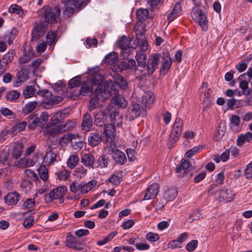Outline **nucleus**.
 Listing matches in <instances>:
<instances>
[{
    "label": "nucleus",
    "mask_w": 252,
    "mask_h": 252,
    "mask_svg": "<svg viewBox=\"0 0 252 252\" xmlns=\"http://www.w3.org/2000/svg\"><path fill=\"white\" fill-rule=\"evenodd\" d=\"M199 7L194 6L192 8L191 16L193 20L199 25L202 30L206 31L208 28L207 17Z\"/></svg>",
    "instance_id": "1"
},
{
    "label": "nucleus",
    "mask_w": 252,
    "mask_h": 252,
    "mask_svg": "<svg viewBox=\"0 0 252 252\" xmlns=\"http://www.w3.org/2000/svg\"><path fill=\"white\" fill-rule=\"evenodd\" d=\"M43 16L47 24L57 23L59 19L61 10L58 6L51 8L48 6L43 7Z\"/></svg>",
    "instance_id": "2"
},
{
    "label": "nucleus",
    "mask_w": 252,
    "mask_h": 252,
    "mask_svg": "<svg viewBox=\"0 0 252 252\" xmlns=\"http://www.w3.org/2000/svg\"><path fill=\"white\" fill-rule=\"evenodd\" d=\"M95 96L92 98L90 100L89 106V111L95 109L98 105L99 100L104 101L108 98V94L104 89H99V87L94 91Z\"/></svg>",
    "instance_id": "3"
},
{
    "label": "nucleus",
    "mask_w": 252,
    "mask_h": 252,
    "mask_svg": "<svg viewBox=\"0 0 252 252\" xmlns=\"http://www.w3.org/2000/svg\"><path fill=\"white\" fill-rule=\"evenodd\" d=\"M64 3V13L69 16L74 12L73 7L79 8L84 5V0H62Z\"/></svg>",
    "instance_id": "4"
},
{
    "label": "nucleus",
    "mask_w": 252,
    "mask_h": 252,
    "mask_svg": "<svg viewBox=\"0 0 252 252\" xmlns=\"http://www.w3.org/2000/svg\"><path fill=\"white\" fill-rule=\"evenodd\" d=\"M75 126V123L69 121L64 124L60 126H53L51 127H48V132L51 135H53L56 134L60 133L64 131L69 130Z\"/></svg>",
    "instance_id": "5"
},
{
    "label": "nucleus",
    "mask_w": 252,
    "mask_h": 252,
    "mask_svg": "<svg viewBox=\"0 0 252 252\" xmlns=\"http://www.w3.org/2000/svg\"><path fill=\"white\" fill-rule=\"evenodd\" d=\"M127 69H134L136 70V62L134 60L131 59L126 61H123L119 63L117 65L114 66L113 70L115 71L122 72Z\"/></svg>",
    "instance_id": "6"
},
{
    "label": "nucleus",
    "mask_w": 252,
    "mask_h": 252,
    "mask_svg": "<svg viewBox=\"0 0 252 252\" xmlns=\"http://www.w3.org/2000/svg\"><path fill=\"white\" fill-rule=\"evenodd\" d=\"M160 57L159 54H153L149 57L147 65L148 73L149 75L154 73L159 64Z\"/></svg>",
    "instance_id": "7"
},
{
    "label": "nucleus",
    "mask_w": 252,
    "mask_h": 252,
    "mask_svg": "<svg viewBox=\"0 0 252 252\" xmlns=\"http://www.w3.org/2000/svg\"><path fill=\"white\" fill-rule=\"evenodd\" d=\"M48 24L45 22H40L35 24L32 32V38L36 40L40 36L44 35L47 31Z\"/></svg>",
    "instance_id": "8"
},
{
    "label": "nucleus",
    "mask_w": 252,
    "mask_h": 252,
    "mask_svg": "<svg viewBox=\"0 0 252 252\" xmlns=\"http://www.w3.org/2000/svg\"><path fill=\"white\" fill-rule=\"evenodd\" d=\"M207 83H204L202 84L201 88L200 90V93L202 97H203V103L205 107H207L211 105V99H210V90L207 88Z\"/></svg>",
    "instance_id": "9"
},
{
    "label": "nucleus",
    "mask_w": 252,
    "mask_h": 252,
    "mask_svg": "<svg viewBox=\"0 0 252 252\" xmlns=\"http://www.w3.org/2000/svg\"><path fill=\"white\" fill-rule=\"evenodd\" d=\"M66 246L70 248L80 251L83 249L82 243L76 237L67 236L65 240Z\"/></svg>",
    "instance_id": "10"
},
{
    "label": "nucleus",
    "mask_w": 252,
    "mask_h": 252,
    "mask_svg": "<svg viewBox=\"0 0 252 252\" xmlns=\"http://www.w3.org/2000/svg\"><path fill=\"white\" fill-rule=\"evenodd\" d=\"M109 119L110 116H108L106 112H99L95 116L94 122L97 126H105L106 125H108L107 123L109 122Z\"/></svg>",
    "instance_id": "11"
},
{
    "label": "nucleus",
    "mask_w": 252,
    "mask_h": 252,
    "mask_svg": "<svg viewBox=\"0 0 252 252\" xmlns=\"http://www.w3.org/2000/svg\"><path fill=\"white\" fill-rule=\"evenodd\" d=\"M141 111L138 104H132L129 108V111L126 115V119L132 121L141 115Z\"/></svg>",
    "instance_id": "12"
},
{
    "label": "nucleus",
    "mask_w": 252,
    "mask_h": 252,
    "mask_svg": "<svg viewBox=\"0 0 252 252\" xmlns=\"http://www.w3.org/2000/svg\"><path fill=\"white\" fill-rule=\"evenodd\" d=\"M246 74H241L238 78L239 82V87L242 90V94L245 95H249L251 93V91L249 89V83L246 80Z\"/></svg>",
    "instance_id": "13"
},
{
    "label": "nucleus",
    "mask_w": 252,
    "mask_h": 252,
    "mask_svg": "<svg viewBox=\"0 0 252 252\" xmlns=\"http://www.w3.org/2000/svg\"><path fill=\"white\" fill-rule=\"evenodd\" d=\"M93 125V121L91 115L89 113L86 112L82 118V129L86 132H88L91 130Z\"/></svg>",
    "instance_id": "14"
},
{
    "label": "nucleus",
    "mask_w": 252,
    "mask_h": 252,
    "mask_svg": "<svg viewBox=\"0 0 252 252\" xmlns=\"http://www.w3.org/2000/svg\"><path fill=\"white\" fill-rule=\"evenodd\" d=\"M57 153L55 149L48 148L43 158L44 162L49 165L53 164L56 160Z\"/></svg>",
    "instance_id": "15"
},
{
    "label": "nucleus",
    "mask_w": 252,
    "mask_h": 252,
    "mask_svg": "<svg viewBox=\"0 0 252 252\" xmlns=\"http://www.w3.org/2000/svg\"><path fill=\"white\" fill-rule=\"evenodd\" d=\"M159 187L157 184H153L147 189L143 200H150L155 197L158 192Z\"/></svg>",
    "instance_id": "16"
},
{
    "label": "nucleus",
    "mask_w": 252,
    "mask_h": 252,
    "mask_svg": "<svg viewBox=\"0 0 252 252\" xmlns=\"http://www.w3.org/2000/svg\"><path fill=\"white\" fill-rule=\"evenodd\" d=\"M95 88L92 82L88 81V80L83 84L81 89L79 90V94H81L84 96H88L91 95L94 90H95Z\"/></svg>",
    "instance_id": "17"
},
{
    "label": "nucleus",
    "mask_w": 252,
    "mask_h": 252,
    "mask_svg": "<svg viewBox=\"0 0 252 252\" xmlns=\"http://www.w3.org/2000/svg\"><path fill=\"white\" fill-rule=\"evenodd\" d=\"M240 123V117L237 115H233L231 117L229 125V127L232 131L238 133L241 130L242 126H241Z\"/></svg>",
    "instance_id": "18"
},
{
    "label": "nucleus",
    "mask_w": 252,
    "mask_h": 252,
    "mask_svg": "<svg viewBox=\"0 0 252 252\" xmlns=\"http://www.w3.org/2000/svg\"><path fill=\"white\" fill-rule=\"evenodd\" d=\"M66 190V188L64 187L57 188L50 192L49 197L52 200L61 199L65 194Z\"/></svg>",
    "instance_id": "19"
},
{
    "label": "nucleus",
    "mask_w": 252,
    "mask_h": 252,
    "mask_svg": "<svg viewBox=\"0 0 252 252\" xmlns=\"http://www.w3.org/2000/svg\"><path fill=\"white\" fill-rule=\"evenodd\" d=\"M23 148V144L19 141L14 143L12 146L11 154L15 159H18L21 157Z\"/></svg>",
    "instance_id": "20"
},
{
    "label": "nucleus",
    "mask_w": 252,
    "mask_h": 252,
    "mask_svg": "<svg viewBox=\"0 0 252 252\" xmlns=\"http://www.w3.org/2000/svg\"><path fill=\"white\" fill-rule=\"evenodd\" d=\"M155 96L153 95V94L151 92H146L142 94L141 102L143 106L146 108L149 107L153 104Z\"/></svg>",
    "instance_id": "21"
},
{
    "label": "nucleus",
    "mask_w": 252,
    "mask_h": 252,
    "mask_svg": "<svg viewBox=\"0 0 252 252\" xmlns=\"http://www.w3.org/2000/svg\"><path fill=\"white\" fill-rule=\"evenodd\" d=\"M191 167V165L189 160L182 159L176 171L177 173H181L182 174V176H184V175L190 170Z\"/></svg>",
    "instance_id": "22"
},
{
    "label": "nucleus",
    "mask_w": 252,
    "mask_h": 252,
    "mask_svg": "<svg viewBox=\"0 0 252 252\" xmlns=\"http://www.w3.org/2000/svg\"><path fill=\"white\" fill-rule=\"evenodd\" d=\"M113 158L116 163L120 164H124L126 162V158L125 154L119 150L112 151Z\"/></svg>",
    "instance_id": "23"
},
{
    "label": "nucleus",
    "mask_w": 252,
    "mask_h": 252,
    "mask_svg": "<svg viewBox=\"0 0 252 252\" xmlns=\"http://www.w3.org/2000/svg\"><path fill=\"white\" fill-rule=\"evenodd\" d=\"M182 10V5L181 3L179 2H177L175 5L172 11L167 15L169 21L171 22L179 16Z\"/></svg>",
    "instance_id": "24"
},
{
    "label": "nucleus",
    "mask_w": 252,
    "mask_h": 252,
    "mask_svg": "<svg viewBox=\"0 0 252 252\" xmlns=\"http://www.w3.org/2000/svg\"><path fill=\"white\" fill-rule=\"evenodd\" d=\"M88 80L92 82L93 86L96 88L95 90L98 87L99 90L102 89L101 84L103 82V77L99 73H95L94 74L92 75V76L88 79Z\"/></svg>",
    "instance_id": "25"
},
{
    "label": "nucleus",
    "mask_w": 252,
    "mask_h": 252,
    "mask_svg": "<svg viewBox=\"0 0 252 252\" xmlns=\"http://www.w3.org/2000/svg\"><path fill=\"white\" fill-rule=\"evenodd\" d=\"M20 200V195L16 192L9 193L4 197L5 202L8 205L16 204Z\"/></svg>",
    "instance_id": "26"
},
{
    "label": "nucleus",
    "mask_w": 252,
    "mask_h": 252,
    "mask_svg": "<svg viewBox=\"0 0 252 252\" xmlns=\"http://www.w3.org/2000/svg\"><path fill=\"white\" fill-rule=\"evenodd\" d=\"M97 183L95 180H92L87 183L81 182V193L83 194L87 193L92 190L96 185Z\"/></svg>",
    "instance_id": "27"
},
{
    "label": "nucleus",
    "mask_w": 252,
    "mask_h": 252,
    "mask_svg": "<svg viewBox=\"0 0 252 252\" xmlns=\"http://www.w3.org/2000/svg\"><path fill=\"white\" fill-rule=\"evenodd\" d=\"M115 126L110 124L106 125L104 127V132L106 137V140L107 142H113L114 138V132L115 131Z\"/></svg>",
    "instance_id": "28"
},
{
    "label": "nucleus",
    "mask_w": 252,
    "mask_h": 252,
    "mask_svg": "<svg viewBox=\"0 0 252 252\" xmlns=\"http://www.w3.org/2000/svg\"><path fill=\"white\" fill-rule=\"evenodd\" d=\"M101 140V135L97 132H92L88 137L89 144L92 147L98 145Z\"/></svg>",
    "instance_id": "29"
},
{
    "label": "nucleus",
    "mask_w": 252,
    "mask_h": 252,
    "mask_svg": "<svg viewBox=\"0 0 252 252\" xmlns=\"http://www.w3.org/2000/svg\"><path fill=\"white\" fill-rule=\"evenodd\" d=\"M41 93L43 95L46 94L47 95L51 96V98L49 100H46L43 102V107L46 109H50L52 107L54 104H57V102L55 100L54 96H52L51 93L47 90H44L41 92Z\"/></svg>",
    "instance_id": "30"
},
{
    "label": "nucleus",
    "mask_w": 252,
    "mask_h": 252,
    "mask_svg": "<svg viewBox=\"0 0 252 252\" xmlns=\"http://www.w3.org/2000/svg\"><path fill=\"white\" fill-rule=\"evenodd\" d=\"M109 121L110 125L114 126H120L122 124V116L118 112L113 111L110 115Z\"/></svg>",
    "instance_id": "31"
},
{
    "label": "nucleus",
    "mask_w": 252,
    "mask_h": 252,
    "mask_svg": "<svg viewBox=\"0 0 252 252\" xmlns=\"http://www.w3.org/2000/svg\"><path fill=\"white\" fill-rule=\"evenodd\" d=\"M114 83L122 90H126L127 88V83L120 74L114 73L113 75Z\"/></svg>",
    "instance_id": "32"
},
{
    "label": "nucleus",
    "mask_w": 252,
    "mask_h": 252,
    "mask_svg": "<svg viewBox=\"0 0 252 252\" xmlns=\"http://www.w3.org/2000/svg\"><path fill=\"white\" fill-rule=\"evenodd\" d=\"M220 200L221 199L225 200L227 202H230L234 199V194L230 189H222L220 190Z\"/></svg>",
    "instance_id": "33"
},
{
    "label": "nucleus",
    "mask_w": 252,
    "mask_h": 252,
    "mask_svg": "<svg viewBox=\"0 0 252 252\" xmlns=\"http://www.w3.org/2000/svg\"><path fill=\"white\" fill-rule=\"evenodd\" d=\"M81 162L86 166L93 167L94 163V158L90 153L85 154L81 158Z\"/></svg>",
    "instance_id": "34"
},
{
    "label": "nucleus",
    "mask_w": 252,
    "mask_h": 252,
    "mask_svg": "<svg viewBox=\"0 0 252 252\" xmlns=\"http://www.w3.org/2000/svg\"><path fill=\"white\" fill-rule=\"evenodd\" d=\"M135 58L140 66L142 67H145L146 66V55L145 52H143L142 51H138L136 54Z\"/></svg>",
    "instance_id": "35"
},
{
    "label": "nucleus",
    "mask_w": 252,
    "mask_h": 252,
    "mask_svg": "<svg viewBox=\"0 0 252 252\" xmlns=\"http://www.w3.org/2000/svg\"><path fill=\"white\" fill-rule=\"evenodd\" d=\"M35 161L31 159L30 158H23L20 159L16 162V164L17 166L20 167H27L32 166L34 165Z\"/></svg>",
    "instance_id": "36"
},
{
    "label": "nucleus",
    "mask_w": 252,
    "mask_h": 252,
    "mask_svg": "<svg viewBox=\"0 0 252 252\" xmlns=\"http://www.w3.org/2000/svg\"><path fill=\"white\" fill-rule=\"evenodd\" d=\"M79 158L77 155L72 154L68 158L66 161V164L68 167L73 169L78 163Z\"/></svg>",
    "instance_id": "37"
},
{
    "label": "nucleus",
    "mask_w": 252,
    "mask_h": 252,
    "mask_svg": "<svg viewBox=\"0 0 252 252\" xmlns=\"http://www.w3.org/2000/svg\"><path fill=\"white\" fill-rule=\"evenodd\" d=\"M118 60V55L115 52H111L106 56L104 62L107 64H114Z\"/></svg>",
    "instance_id": "38"
},
{
    "label": "nucleus",
    "mask_w": 252,
    "mask_h": 252,
    "mask_svg": "<svg viewBox=\"0 0 252 252\" xmlns=\"http://www.w3.org/2000/svg\"><path fill=\"white\" fill-rule=\"evenodd\" d=\"M177 195V190L175 188H171L164 192V198L167 201H170L175 198Z\"/></svg>",
    "instance_id": "39"
},
{
    "label": "nucleus",
    "mask_w": 252,
    "mask_h": 252,
    "mask_svg": "<svg viewBox=\"0 0 252 252\" xmlns=\"http://www.w3.org/2000/svg\"><path fill=\"white\" fill-rule=\"evenodd\" d=\"M9 152L5 147L0 151V162L3 165H6L9 164Z\"/></svg>",
    "instance_id": "40"
},
{
    "label": "nucleus",
    "mask_w": 252,
    "mask_h": 252,
    "mask_svg": "<svg viewBox=\"0 0 252 252\" xmlns=\"http://www.w3.org/2000/svg\"><path fill=\"white\" fill-rule=\"evenodd\" d=\"M149 15V10L147 9L140 8L136 12V16L138 20L140 21H144Z\"/></svg>",
    "instance_id": "41"
},
{
    "label": "nucleus",
    "mask_w": 252,
    "mask_h": 252,
    "mask_svg": "<svg viewBox=\"0 0 252 252\" xmlns=\"http://www.w3.org/2000/svg\"><path fill=\"white\" fill-rule=\"evenodd\" d=\"M119 47L123 50H126L130 46V40H128L126 36H122L118 41Z\"/></svg>",
    "instance_id": "42"
},
{
    "label": "nucleus",
    "mask_w": 252,
    "mask_h": 252,
    "mask_svg": "<svg viewBox=\"0 0 252 252\" xmlns=\"http://www.w3.org/2000/svg\"><path fill=\"white\" fill-rule=\"evenodd\" d=\"M28 118L29 119V128L34 129L37 126V125L40 123L39 118L36 114H32L31 116H30Z\"/></svg>",
    "instance_id": "43"
},
{
    "label": "nucleus",
    "mask_w": 252,
    "mask_h": 252,
    "mask_svg": "<svg viewBox=\"0 0 252 252\" xmlns=\"http://www.w3.org/2000/svg\"><path fill=\"white\" fill-rule=\"evenodd\" d=\"M27 126V123L25 122H22L14 125L10 129H9L10 133L20 132L23 131Z\"/></svg>",
    "instance_id": "44"
},
{
    "label": "nucleus",
    "mask_w": 252,
    "mask_h": 252,
    "mask_svg": "<svg viewBox=\"0 0 252 252\" xmlns=\"http://www.w3.org/2000/svg\"><path fill=\"white\" fill-rule=\"evenodd\" d=\"M18 33V31L16 29H12L11 32L8 34H6L3 37V39H7V42L9 45H11L13 43V41L15 38L17 36Z\"/></svg>",
    "instance_id": "45"
},
{
    "label": "nucleus",
    "mask_w": 252,
    "mask_h": 252,
    "mask_svg": "<svg viewBox=\"0 0 252 252\" xmlns=\"http://www.w3.org/2000/svg\"><path fill=\"white\" fill-rule=\"evenodd\" d=\"M37 102L35 101L27 103L23 108V112L25 114H28L32 112L37 106Z\"/></svg>",
    "instance_id": "46"
},
{
    "label": "nucleus",
    "mask_w": 252,
    "mask_h": 252,
    "mask_svg": "<svg viewBox=\"0 0 252 252\" xmlns=\"http://www.w3.org/2000/svg\"><path fill=\"white\" fill-rule=\"evenodd\" d=\"M20 94V93L19 92L17 91L12 90L6 92L5 97L7 100L12 101L17 99L19 98Z\"/></svg>",
    "instance_id": "47"
},
{
    "label": "nucleus",
    "mask_w": 252,
    "mask_h": 252,
    "mask_svg": "<svg viewBox=\"0 0 252 252\" xmlns=\"http://www.w3.org/2000/svg\"><path fill=\"white\" fill-rule=\"evenodd\" d=\"M46 41L48 45L54 44L57 41V33L55 32H49L46 36Z\"/></svg>",
    "instance_id": "48"
},
{
    "label": "nucleus",
    "mask_w": 252,
    "mask_h": 252,
    "mask_svg": "<svg viewBox=\"0 0 252 252\" xmlns=\"http://www.w3.org/2000/svg\"><path fill=\"white\" fill-rule=\"evenodd\" d=\"M109 162V159L105 155L100 156L97 161L98 167L100 168L107 167Z\"/></svg>",
    "instance_id": "49"
},
{
    "label": "nucleus",
    "mask_w": 252,
    "mask_h": 252,
    "mask_svg": "<svg viewBox=\"0 0 252 252\" xmlns=\"http://www.w3.org/2000/svg\"><path fill=\"white\" fill-rule=\"evenodd\" d=\"M38 172L39 177L44 181H46L48 179V170L45 166H40L38 169Z\"/></svg>",
    "instance_id": "50"
},
{
    "label": "nucleus",
    "mask_w": 252,
    "mask_h": 252,
    "mask_svg": "<svg viewBox=\"0 0 252 252\" xmlns=\"http://www.w3.org/2000/svg\"><path fill=\"white\" fill-rule=\"evenodd\" d=\"M114 100L116 104L120 107H125L127 105V102L125 98L117 94L114 96Z\"/></svg>",
    "instance_id": "51"
},
{
    "label": "nucleus",
    "mask_w": 252,
    "mask_h": 252,
    "mask_svg": "<svg viewBox=\"0 0 252 252\" xmlns=\"http://www.w3.org/2000/svg\"><path fill=\"white\" fill-rule=\"evenodd\" d=\"M33 53L31 51L26 52L23 56L20 57L19 59V63H26L29 62L32 57L33 56Z\"/></svg>",
    "instance_id": "52"
},
{
    "label": "nucleus",
    "mask_w": 252,
    "mask_h": 252,
    "mask_svg": "<svg viewBox=\"0 0 252 252\" xmlns=\"http://www.w3.org/2000/svg\"><path fill=\"white\" fill-rule=\"evenodd\" d=\"M133 43L136 44L140 48L141 50L140 51L145 52L148 48V43L145 40L137 38L134 40Z\"/></svg>",
    "instance_id": "53"
},
{
    "label": "nucleus",
    "mask_w": 252,
    "mask_h": 252,
    "mask_svg": "<svg viewBox=\"0 0 252 252\" xmlns=\"http://www.w3.org/2000/svg\"><path fill=\"white\" fill-rule=\"evenodd\" d=\"M172 61L168 56L164 58V62L162 64L161 69L162 70H168L172 65Z\"/></svg>",
    "instance_id": "54"
},
{
    "label": "nucleus",
    "mask_w": 252,
    "mask_h": 252,
    "mask_svg": "<svg viewBox=\"0 0 252 252\" xmlns=\"http://www.w3.org/2000/svg\"><path fill=\"white\" fill-rule=\"evenodd\" d=\"M202 149L203 147L201 146L194 147L186 153L185 157L188 158H191L197 153L200 152L202 150Z\"/></svg>",
    "instance_id": "55"
},
{
    "label": "nucleus",
    "mask_w": 252,
    "mask_h": 252,
    "mask_svg": "<svg viewBox=\"0 0 252 252\" xmlns=\"http://www.w3.org/2000/svg\"><path fill=\"white\" fill-rule=\"evenodd\" d=\"M182 131L172 128L170 136V142L172 143L176 142L178 139V137L181 135Z\"/></svg>",
    "instance_id": "56"
},
{
    "label": "nucleus",
    "mask_w": 252,
    "mask_h": 252,
    "mask_svg": "<svg viewBox=\"0 0 252 252\" xmlns=\"http://www.w3.org/2000/svg\"><path fill=\"white\" fill-rule=\"evenodd\" d=\"M9 12L11 13H15L20 16L23 15L24 12L21 7L17 4H12L9 8Z\"/></svg>",
    "instance_id": "57"
},
{
    "label": "nucleus",
    "mask_w": 252,
    "mask_h": 252,
    "mask_svg": "<svg viewBox=\"0 0 252 252\" xmlns=\"http://www.w3.org/2000/svg\"><path fill=\"white\" fill-rule=\"evenodd\" d=\"M81 84L80 77L76 76L70 79L68 83L69 88L72 89L79 86Z\"/></svg>",
    "instance_id": "58"
},
{
    "label": "nucleus",
    "mask_w": 252,
    "mask_h": 252,
    "mask_svg": "<svg viewBox=\"0 0 252 252\" xmlns=\"http://www.w3.org/2000/svg\"><path fill=\"white\" fill-rule=\"evenodd\" d=\"M237 99L235 98L227 99L226 100V104L228 109H232L234 108L238 107L240 106L239 104H237Z\"/></svg>",
    "instance_id": "59"
},
{
    "label": "nucleus",
    "mask_w": 252,
    "mask_h": 252,
    "mask_svg": "<svg viewBox=\"0 0 252 252\" xmlns=\"http://www.w3.org/2000/svg\"><path fill=\"white\" fill-rule=\"evenodd\" d=\"M34 90L32 86H28L24 91L23 94L25 98H31L33 96Z\"/></svg>",
    "instance_id": "60"
},
{
    "label": "nucleus",
    "mask_w": 252,
    "mask_h": 252,
    "mask_svg": "<svg viewBox=\"0 0 252 252\" xmlns=\"http://www.w3.org/2000/svg\"><path fill=\"white\" fill-rule=\"evenodd\" d=\"M0 113L4 117H11V118L14 117V113L6 107H1L0 109Z\"/></svg>",
    "instance_id": "61"
},
{
    "label": "nucleus",
    "mask_w": 252,
    "mask_h": 252,
    "mask_svg": "<svg viewBox=\"0 0 252 252\" xmlns=\"http://www.w3.org/2000/svg\"><path fill=\"white\" fill-rule=\"evenodd\" d=\"M146 238L151 242H155L159 239V236L157 233L149 232L146 235Z\"/></svg>",
    "instance_id": "62"
},
{
    "label": "nucleus",
    "mask_w": 252,
    "mask_h": 252,
    "mask_svg": "<svg viewBox=\"0 0 252 252\" xmlns=\"http://www.w3.org/2000/svg\"><path fill=\"white\" fill-rule=\"evenodd\" d=\"M198 246V241L193 240L188 243L186 246V249L189 252H192L194 251Z\"/></svg>",
    "instance_id": "63"
},
{
    "label": "nucleus",
    "mask_w": 252,
    "mask_h": 252,
    "mask_svg": "<svg viewBox=\"0 0 252 252\" xmlns=\"http://www.w3.org/2000/svg\"><path fill=\"white\" fill-rule=\"evenodd\" d=\"M245 176L247 179H250L252 177V161L246 167Z\"/></svg>",
    "instance_id": "64"
}]
</instances>
